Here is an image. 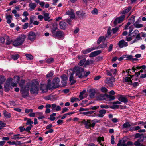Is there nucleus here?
Returning <instances> with one entry per match:
<instances>
[{"label": "nucleus", "mask_w": 146, "mask_h": 146, "mask_svg": "<svg viewBox=\"0 0 146 146\" xmlns=\"http://www.w3.org/2000/svg\"><path fill=\"white\" fill-rule=\"evenodd\" d=\"M89 110V108H80V110L79 111H87Z\"/></svg>", "instance_id": "obj_62"}, {"label": "nucleus", "mask_w": 146, "mask_h": 146, "mask_svg": "<svg viewBox=\"0 0 146 146\" xmlns=\"http://www.w3.org/2000/svg\"><path fill=\"white\" fill-rule=\"evenodd\" d=\"M5 78L4 77L2 76L0 78V83L2 84L5 81Z\"/></svg>", "instance_id": "obj_61"}, {"label": "nucleus", "mask_w": 146, "mask_h": 146, "mask_svg": "<svg viewBox=\"0 0 146 146\" xmlns=\"http://www.w3.org/2000/svg\"><path fill=\"white\" fill-rule=\"evenodd\" d=\"M65 14L68 15L70 19H73L75 18L74 13L73 9H72L67 10L66 11Z\"/></svg>", "instance_id": "obj_12"}, {"label": "nucleus", "mask_w": 146, "mask_h": 146, "mask_svg": "<svg viewBox=\"0 0 146 146\" xmlns=\"http://www.w3.org/2000/svg\"><path fill=\"white\" fill-rule=\"evenodd\" d=\"M96 92L94 89H91L90 90V96L91 98H94Z\"/></svg>", "instance_id": "obj_30"}, {"label": "nucleus", "mask_w": 146, "mask_h": 146, "mask_svg": "<svg viewBox=\"0 0 146 146\" xmlns=\"http://www.w3.org/2000/svg\"><path fill=\"white\" fill-rule=\"evenodd\" d=\"M101 52V51L100 50L94 51L91 53L89 54V56L90 57H95L99 54Z\"/></svg>", "instance_id": "obj_23"}, {"label": "nucleus", "mask_w": 146, "mask_h": 146, "mask_svg": "<svg viewBox=\"0 0 146 146\" xmlns=\"http://www.w3.org/2000/svg\"><path fill=\"white\" fill-rule=\"evenodd\" d=\"M12 78L8 80L4 85L5 90L6 92L8 91L9 90V86L11 82L12 81Z\"/></svg>", "instance_id": "obj_17"}, {"label": "nucleus", "mask_w": 146, "mask_h": 146, "mask_svg": "<svg viewBox=\"0 0 146 146\" xmlns=\"http://www.w3.org/2000/svg\"><path fill=\"white\" fill-rule=\"evenodd\" d=\"M30 83H27L25 86V88H22L20 89V92L22 96L24 98H26L29 95V91L30 89Z\"/></svg>", "instance_id": "obj_4"}, {"label": "nucleus", "mask_w": 146, "mask_h": 146, "mask_svg": "<svg viewBox=\"0 0 146 146\" xmlns=\"http://www.w3.org/2000/svg\"><path fill=\"white\" fill-rule=\"evenodd\" d=\"M141 38L140 34H139L136 36L135 39L133 40L131 43H133L135 42L136 41L140 40Z\"/></svg>", "instance_id": "obj_42"}, {"label": "nucleus", "mask_w": 146, "mask_h": 146, "mask_svg": "<svg viewBox=\"0 0 146 146\" xmlns=\"http://www.w3.org/2000/svg\"><path fill=\"white\" fill-rule=\"evenodd\" d=\"M118 44L119 47L121 48L126 47L128 46L127 43L123 40L119 41Z\"/></svg>", "instance_id": "obj_16"}, {"label": "nucleus", "mask_w": 146, "mask_h": 146, "mask_svg": "<svg viewBox=\"0 0 146 146\" xmlns=\"http://www.w3.org/2000/svg\"><path fill=\"white\" fill-rule=\"evenodd\" d=\"M134 25L135 27L137 28H141L143 26L142 24H139L136 22L134 24Z\"/></svg>", "instance_id": "obj_49"}, {"label": "nucleus", "mask_w": 146, "mask_h": 146, "mask_svg": "<svg viewBox=\"0 0 146 146\" xmlns=\"http://www.w3.org/2000/svg\"><path fill=\"white\" fill-rule=\"evenodd\" d=\"M135 16L133 15L132 16L130 19V21L128 22L127 24V25L125 26V29H127L128 28V27L129 26L130 24L131 23H133L135 21Z\"/></svg>", "instance_id": "obj_21"}, {"label": "nucleus", "mask_w": 146, "mask_h": 146, "mask_svg": "<svg viewBox=\"0 0 146 146\" xmlns=\"http://www.w3.org/2000/svg\"><path fill=\"white\" fill-rule=\"evenodd\" d=\"M98 48V47L94 46L91 47L85 50H83L82 51V53L85 54L89 53L92 51Z\"/></svg>", "instance_id": "obj_15"}, {"label": "nucleus", "mask_w": 146, "mask_h": 146, "mask_svg": "<svg viewBox=\"0 0 146 146\" xmlns=\"http://www.w3.org/2000/svg\"><path fill=\"white\" fill-rule=\"evenodd\" d=\"M30 88V92L34 95L37 94L39 90V85L37 81H33L31 83Z\"/></svg>", "instance_id": "obj_2"}, {"label": "nucleus", "mask_w": 146, "mask_h": 146, "mask_svg": "<svg viewBox=\"0 0 146 146\" xmlns=\"http://www.w3.org/2000/svg\"><path fill=\"white\" fill-rule=\"evenodd\" d=\"M89 108V110H95L99 108V106H92L91 107Z\"/></svg>", "instance_id": "obj_63"}, {"label": "nucleus", "mask_w": 146, "mask_h": 146, "mask_svg": "<svg viewBox=\"0 0 146 146\" xmlns=\"http://www.w3.org/2000/svg\"><path fill=\"white\" fill-rule=\"evenodd\" d=\"M20 134H14L13 135V136L11 137V138L12 139L14 140H15L16 139H19L23 138L24 137H20Z\"/></svg>", "instance_id": "obj_31"}, {"label": "nucleus", "mask_w": 146, "mask_h": 146, "mask_svg": "<svg viewBox=\"0 0 146 146\" xmlns=\"http://www.w3.org/2000/svg\"><path fill=\"white\" fill-rule=\"evenodd\" d=\"M27 119V122L26 123V124L27 125L30 124V125H32L31 124L33 123V122L31 121V119Z\"/></svg>", "instance_id": "obj_60"}, {"label": "nucleus", "mask_w": 146, "mask_h": 146, "mask_svg": "<svg viewBox=\"0 0 146 146\" xmlns=\"http://www.w3.org/2000/svg\"><path fill=\"white\" fill-rule=\"evenodd\" d=\"M131 7H129L126 9H123L122 10L121 13L122 14H125L128 12L131 9Z\"/></svg>", "instance_id": "obj_35"}, {"label": "nucleus", "mask_w": 146, "mask_h": 146, "mask_svg": "<svg viewBox=\"0 0 146 146\" xmlns=\"http://www.w3.org/2000/svg\"><path fill=\"white\" fill-rule=\"evenodd\" d=\"M6 19L7 20V23L9 24L11 22V20L12 19V16L11 15H6Z\"/></svg>", "instance_id": "obj_32"}, {"label": "nucleus", "mask_w": 146, "mask_h": 146, "mask_svg": "<svg viewBox=\"0 0 146 146\" xmlns=\"http://www.w3.org/2000/svg\"><path fill=\"white\" fill-rule=\"evenodd\" d=\"M125 17V15H123L122 16L116 18L114 22V25L116 26L118 23L122 22Z\"/></svg>", "instance_id": "obj_13"}, {"label": "nucleus", "mask_w": 146, "mask_h": 146, "mask_svg": "<svg viewBox=\"0 0 146 146\" xmlns=\"http://www.w3.org/2000/svg\"><path fill=\"white\" fill-rule=\"evenodd\" d=\"M85 13L83 11H79L76 12V14L79 18H82L84 16Z\"/></svg>", "instance_id": "obj_28"}, {"label": "nucleus", "mask_w": 146, "mask_h": 146, "mask_svg": "<svg viewBox=\"0 0 146 146\" xmlns=\"http://www.w3.org/2000/svg\"><path fill=\"white\" fill-rule=\"evenodd\" d=\"M117 71L116 69H106V72L107 76H111L116 75Z\"/></svg>", "instance_id": "obj_10"}, {"label": "nucleus", "mask_w": 146, "mask_h": 146, "mask_svg": "<svg viewBox=\"0 0 146 146\" xmlns=\"http://www.w3.org/2000/svg\"><path fill=\"white\" fill-rule=\"evenodd\" d=\"M33 111V110L32 109H29L28 108H26L25 110V112L27 113H31Z\"/></svg>", "instance_id": "obj_58"}, {"label": "nucleus", "mask_w": 146, "mask_h": 146, "mask_svg": "<svg viewBox=\"0 0 146 146\" xmlns=\"http://www.w3.org/2000/svg\"><path fill=\"white\" fill-rule=\"evenodd\" d=\"M131 78L129 77H126L125 78V81L126 82L129 83L130 85L132 84V82L131 80Z\"/></svg>", "instance_id": "obj_39"}, {"label": "nucleus", "mask_w": 146, "mask_h": 146, "mask_svg": "<svg viewBox=\"0 0 146 146\" xmlns=\"http://www.w3.org/2000/svg\"><path fill=\"white\" fill-rule=\"evenodd\" d=\"M94 111H90L86 112H84L82 113V114H83L85 115H87L88 116L90 115H91L93 113Z\"/></svg>", "instance_id": "obj_56"}, {"label": "nucleus", "mask_w": 146, "mask_h": 146, "mask_svg": "<svg viewBox=\"0 0 146 146\" xmlns=\"http://www.w3.org/2000/svg\"><path fill=\"white\" fill-rule=\"evenodd\" d=\"M61 78L62 84L63 86H65L67 83L68 80L67 77L66 75L63 74L61 76Z\"/></svg>", "instance_id": "obj_20"}, {"label": "nucleus", "mask_w": 146, "mask_h": 146, "mask_svg": "<svg viewBox=\"0 0 146 146\" xmlns=\"http://www.w3.org/2000/svg\"><path fill=\"white\" fill-rule=\"evenodd\" d=\"M27 58L29 60H31L33 59V57L32 55L29 54H26L25 55Z\"/></svg>", "instance_id": "obj_51"}, {"label": "nucleus", "mask_w": 146, "mask_h": 146, "mask_svg": "<svg viewBox=\"0 0 146 146\" xmlns=\"http://www.w3.org/2000/svg\"><path fill=\"white\" fill-rule=\"evenodd\" d=\"M100 108H105V109H108L110 108V106L109 105H107L106 104L105 105H101L100 106Z\"/></svg>", "instance_id": "obj_47"}, {"label": "nucleus", "mask_w": 146, "mask_h": 146, "mask_svg": "<svg viewBox=\"0 0 146 146\" xmlns=\"http://www.w3.org/2000/svg\"><path fill=\"white\" fill-rule=\"evenodd\" d=\"M106 39V37L104 38V37L103 36L100 37L98 40L97 43L99 44L103 40H105Z\"/></svg>", "instance_id": "obj_43"}, {"label": "nucleus", "mask_w": 146, "mask_h": 146, "mask_svg": "<svg viewBox=\"0 0 146 146\" xmlns=\"http://www.w3.org/2000/svg\"><path fill=\"white\" fill-rule=\"evenodd\" d=\"M51 32L52 36L56 38L59 39H62L64 38V32L60 30L59 29L51 31Z\"/></svg>", "instance_id": "obj_3"}, {"label": "nucleus", "mask_w": 146, "mask_h": 146, "mask_svg": "<svg viewBox=\"0 0 146 146\" xmlns=\"http://www.w3.org/2000/svg\"><path fill=\"white\" fill-rule=\"evenodd\" d=\"M107 98H109L110 100H113L115 98V97L114 96L111 95H107Z\"/></svg>", "instance_id": "obj_59"}, {"label": "nucleus", "mask_w": 146, "mask_h": 146, "mask_svg": "<svg viewBox=\"0 0 146 146\" xmlns=\"http://www.w3.org/2000/svg\"><path fill=\"white\" fill-rule=\"evenodd\" d=\"M70 74L69 81L72 84H74L76 80H79L84 77V69L78 66L75 67Z\"/></svg>", "instance_id": "obj_1"}, {"label": "nucleus", "mask_w": 146, "mask_h": 146, "mask_svg": "<svg viewBox=\"0 0 146 146\" xmlns=\"http://www.w3.org/2000/svg\"><path fill=\"white\" fill-rule=\"evenodd\" d=\"M139 31L137 30H135L133 32L131 33V37L133 38L135 36L136 37V36L139 34Z\"/></svg>", "instance_id": "obj_40"}, {"label": "nucleus", "mask_w": 146, "mask_h": 146, "mask_svg": "<svg viewBox=\"0 0 146 146\" xmlns=\"http://www.w3.org/2000/svg\"><path fill=\"white\" fill-rule=\"evenodd\" d=\"M25 82V80H21L19 84V86L21 88H25V87L24 86Z\"/></svg>", "instance_id": "obj_41"}, {"label": "nucleus", "mask_w": 146, "mask_h": 146, "mask_svg": "<svg viewBox=\"0 0 146 146\" xmlns=\"http://www.w3.org/2000/svg\"><path fill=\"white\" fill-rule=\"evenodd\" d=\"M51 80L49 79L48 80L47 84H41L40 90L43 93H45L47 92L48 89H52L51 85Z\"/></svg>", "instance_id": "obj_6"}, {"label": "nucleus", "mask_w": 146, "mask_h": 146, "mask_svg": "<svg viewBox=\"0 0 146 146\" xmlns=\"http://www.w3.org/2000/svg\"><path fill=\"white\" fill-rule=\"evenodd\" d=\"M91 13L92 14H97L98 13L97 9L96 8L94 9V10L91 11Z\"/></svg>", "instance_id": "obj_64"}, {"label": "nucleus", "mask_w": 146, "mask_h": 146, "mask_svg": "<svg viewBox=\"0 0 146 146\" xmlns=\"http://www.w3.org/2000/svg\"><path fill=\"white\" fill-rule=\"evenodd\" d=\"M118 100L121 102L126 103L128 102V100L124 96L122 95H118Z\"/></svg>", "instance_id": "obj_18"}, {"label": "nucleus", "mask_w": 146, "mask_h": 146, "mask_svg": "<svg viewBox=\"0 0 146 146\" xmlns=\"http://www.w3.org/2000/svg\"><path fill=\"white\" fill-rule=\"evenodd\" d=\"M52 109L56 111H58L61 110V107L59 106H57L56 104H52Z\"/></svg>", "instance_id": "obj_27"}, {"label": "nucleus", "mask_w": 146, "mask_h": 146, "mask_svg": "<svg viewBox=\"0 0 146 146\" xmlns=\"http://www.w3.org/2000/svg\"><path fill=\"white\" fill-rule=\"evenodd\" d=\"M126 141L124 140V139H123L122 140H119V141L117 145L118 146H129L133 145V143L131 141H128L127 143H125Z\"/></svg>", "instance_id": "obj_11"}, {"label": "nucleus", "mask_w": 146, "mask_h": 146, "mask_svg": "<svg viewBox=\"0 0 146 146\" xmlns=\"http://www.w3.org/2000/svg\"><path fill=\"white\" fill-rule=\"evenodd\" d=\"M115 78L113 77L110 78H107L104 81L105 83L110 86H113V82L115 81Z\"/></svg>", "instance_id": "obj_8"}, {"label": "nucleus", "mask_w": 146, "mask_h": 146, "mask_svg": "<svg viewBox=\"0 0 146 146\" xmlns=\"http://www.w3.org/2000/svg\"><path fill=\"white\" fill-rule=\"evenodd\" d=\"M37 6V4L35 3L30 2L29 4L30 11H33L35 9Z\"/></svg>", "instance_id": "obj_24"}, {"label": "nucleus", "mask_w": 146, "mask_h": 146, "mask_svg": "<svg viewBox=\"0 0 146 146\" xmlns=\"http://www.w3.org/2000/svg\"><path fill=\"white\" fill-rule=\"evenodd\" d=\"M144 139H143V138L141 137V138H139L137 141H135L134 144L136 146H145L142 144H141V142H143Z\"/></svg>", "instance_id": "obj_19"}, {"label": "nucleus", "mask_w": 146, "mask_h": 146, "mask_svg": "<svg viewBox=\"0 0 146 146\" xmlns=\"http://www.w3.org/2000/svg\"><path fill=\"white\" fill-rule=\"evenodd\" d=\"M56 114L55 113H54L50 115V117L49 118V119L52 121L54 120L55 119V117L54 116H56Z\"/></svg>", "instance_id": "obj_44"}, {"label": "nucleus", "mask_w": 146, "mask_h": 146, "mask_svg": "<svg viewBox=\"0 0 146 146\" xmlns=\"http://www.w3.org/2000/svg\"><path fill=\"white\" fill-rule=\"evenodd\" d=\"M57 99V97L56 95H50V100L54 101Z\"/></svg>", "instance_id": "obj_52"}, {"label": "nucleus", "mask_w": 146, "mask_h": 146, "mask_svg": "<svg viewBox=\"0 0 146 146\" xmlns=\"http://www.w3.org/2000/svg\"><path fill=\"white\" fill-rule=\"evenodd\" d=\"M28 39L31 41H34L36 38V35L35 33L32 31L29 32L28 35Z\"/></svg>", "instance_id": "obj_14"}, {"label": "nucleus", "mask_w": 146, "mask_h": 146, "mask_svg": "<svg viewBox=\"0 0 146 146\" xmlns=\"http://www.w3.org/2000/svg\"><path fill=\"white\" fill-rule=\"evenodd\" d=\"M130 126L131 125L128 122H127L123 124V128H127L130 127Z\"/></svg>", "instance_id": "obj_53"}, {"label": "nucleus", "mask_w": 146, "mask_h": 146, "mask_svg": "<svg viewBox=\"0 0 146 146\" xmlns=\"http://www.w3.org/2000/svg\"><path fill=\"white\" fill-rule=\"evenodd\" d=\"M26 36L25 35H21L14 40L13 44L15 46H17L21 45L24 42L25 40Z\"/></svg>", "instance_id": "obj_5"}, {"label": "nucleus", "mask_w": 146, "mask_h": 146, "mask_svg": "<svg viewBox=\"0 0 146 146\" xmlns=\"http://www.w3.org/2000/svg\"><path fill=\"white\" fill-rule=\"evenodd\" d=\"M44 15V19L45 21H50L52 20V19H51L49 20L50 18L49 17V14L48 13H44L43 14Z\"/></svg>", "instance_id": "obj_29"}, {"label": "nucleus", "mask_w": 146, "mask_h": 146, "mask_svg": "<svg viewBox=\"0 0 146 146\" xmlns=\"http://www.w3.org/2000/svg\"><path fill=\"white\" fill-rule=\"evenodd\" d=\"M74 112H69L66 113L63 115V116L62 117L61 119H63L65 118L67 115L74 114Z\"/></svg>", "instance_id": "obj_50"}, {"label": "nucleus", "mask_w": 146, "mask_h": 146, "mask_svg": "<svg viewBox=\"0 0 146 146\" xmlns=\"http://www.w3.org/2000/svg\"><path fill=\"white\" fill-rule=\"evenodd\" d=\"M4 116L7 118H10L11 116V113L8 112L7 111L5 110L3 111Z\"/></svg>", "instance_id": "obj_33"}, {"label": "nucleus", "mask_w": 146, "mask_h": 146, "mask_svg": "<svg viewBox=\"0 0 146 146\" xmlns=\"http://www.w3.org/2000/svg\"><path fill=\"white\" fill-rule=\"evenodd\" d=\"M52 27L51 28V31L56 30H57V29H58L57 27L58 24L57 23L54 22L52 23Z\"/></svg>", "instance_id": "obj_38"}, {"label": "nucleus", "mask_w": 146, "mask_h": 146, "mask_svg": "<svg viewBox=\"0 0 146 146\" xmlns=\"http://www.w3.org/2000/svg\"><path fill=\"white\" fill-rule=\"evenodd\" d=\"M14 79L15 82L17 83H19V82L20 78L19 76H15L14 77Z\"/></svg>", "instance_id": "obj_54"}, {"label": "nucleus", "mask_w": 146, "mask_h": 146, "mask_svg": "<svg viewBox=\"0 0 146 146\" xmlns=\"http://www.w3.org/2000/svg\"><path fill=\"white\" fill-rule=\"evenodd\" d=\"M54 61V59L52 58H50L48 59L46 61V62L48 63H51L53 62Z\"/></svg>", "instance_id": "obj_57"}, {"label": "nucleus", "mask_w": 146, "mask_h": 146, "mask_svg": "<svg viewBox=\"0 0 146 146\" xmlns=\"http://www.w3.org/2000/svg\"><path fill=\"white\" fill-rule=\"evenodd\" d=\"M141 137H142L143 138V139H144V138L146 137V136H144L143 134H140L138 133H136L135 136V138H141Z\"/></svg>", "instance_id": "obj_34"}, {"label": "nucleus", "mask_w": 146, "mask_h": 146, "mask_svg": "<svg viewBox=\"0 0 146 146\" xmlns=\"http://www.w3.org/2000/svg\"><path fill=\"white\" fill-rule=\"evenodd\" d=\"M123 56L124 57H125L127 58V60L136 61L138 60L136 58H133L132 55H126Z\"/></svg>", "instance_id": "obj_26"}, {"label": "nucleus", "mask_w": 146, "mask_h": 146, "mask_svg": "<svg viewBox=\"0 0 146 146\" xmlns=\"http://www.w3.org/2000/svg\"><path fill=\"white\" fill-rule=\"evenodd\" d=\"M111 27H109L107 31V33L106 35V38H107L108 36H111Z\"/></svg>", "instance_id": "obj_37"}, {"label": "nucleus", "mask_w": 146, "mask_h": 146, "mask_svg": "<svg viewBox=\"0 0 146 146\" xmlns=\"http://www.w3.org/2000/svg\"><path fill=\"white\" fill-rule=\"evenodd\" d=\"M59 25L60 28L63 30L66 29L67 25L66 23L63 21L60 22Z\"/></svg>", "instance_id": "obj_22"}, {"label": "nucleus", "mask_w": 146, "mask_h": 146, "mask_svg": "<svg viewBox=\"0 0 146 146\" xmlns=\"http://www.w3.org/2000/svg\"><path fill=\"white\" fill-rule=\"evenodd\" d=\"M97 122L96 119L92 121L88 120L85 123V127L87 129L90 128L91 127H93L96 124V122Z\"/></svg>", "instance_id": "obj_9"}, {"label": "nucleus", "mask_w": 146, "mask_h": 146, "mask_svg": "<svg viewBox=\"0 0 146 146\" xmlns=\"http://www.w3.org/2000/svg\"><path fill=\"white\" fill-rule=\"evenodd\" d=\"M60 80L59 78L56 77L54 78L53 81L52 88H55L60 86Z\"/></svg>", "instance_id": "obj_7"}, {"label": "nucleus", "mask_w": 146, "mask_h": 146, "mask_svg": "<svg viewBox=\"0 0 146 146\" xmlns=\"http://www.w3.org/2000/svg\"><path fill=\"white\" fill-rule=\"evenodd\" d=\"M86 59L84 58L81 60L78 63V65L80 66H82L86 62Z\"/></svg>", "instance_id": "obj_46"}, {"label": "nucleus", "mask_w": 146, "mask_h": 146, "mask_svg": "<svg viewBox=\"0 0 146 146\" xmlns=\"http://www.w3.org/2000/svg\"><path fill=\"white\" fill-rule=\"evenodd\" d=\"M19 57V55L18 54H15L11 56V58L14 60H17Z\"/></svg>", "instance_id": "obj_45"}, {"label": "nucleus", "mask_w": 146, "mask_h": 146, "mask_svg": "<svg viewBox=\"0 0 146 146\" xmlns=\"http://www.w3.org/2000/svg\"><path fill=\"white\" fill-rule=\"evenodd\" d=\"M53 74L54 73L53 71H50L49 73L46 75V77L48 78L51 77L53 76Z\"/></svg>", "instance_id": "obj_48"}, {"label": "nucleus", "mask_w": 146, "mask_h": 146, "mask_svg": "<svg viewBox=\"0 0 146 146\" xmlns=\"http://www.w3.org/2000/svg\"><path fill=\"white\" fill-rule=\"evenodd\" d=\"M35 17L34 15H31L30 18V23L31 24L33 23Z\"/></svg>", "instance_id": "obj_55"}, {"label": "nucleus", "mask_w": 146, "mask_h": 146, "mask_svg": "<svg viewBox=\"0 0 146 146\" xmlns=\"http://www.w3.org/2000/svg\"><path fill=\"white\" fill-rule=\"evenodd\" d=\"M86 92V90H83L82 92H81L79 95V98H80V100H82L85 97L84 95Z\"/></svg>", "instance_id": "obj_36"}, {"label": "nucleus", "mask_w": 146, "mask_h": 146, "mask_svg": "<svg viewBox=\"0 0 146 146\" xmlns=\"http://www.w3.org/2000/svg\"><path fill=\"white\" fill-rule=\"evenodd\" d=\"M106 110H102L99 111V113L97 115V116L100 118L103 117L106 113Z\"/></svg>", "instance_id": "obj_25"}]
</instances>
